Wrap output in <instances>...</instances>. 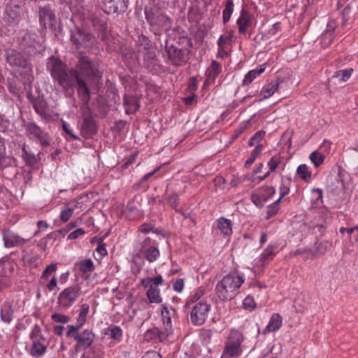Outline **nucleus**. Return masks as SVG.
Here are the masks:
<instances>
[{"mask_svg": "<svg viewBox=\"0 0 358 358\" xmlns=\"http://www.w3.org/2000/svg\"><path fill=\"white\" fill-rule=\"evenodd\" d=\"M6 60L11 66L29 69V63L27 57L24 54L15 50H11L8 52Z\"/></svg>", "mask_w": 358, "mask_h": 358, "instance_id": "9b49d317", "label": "nucleus"}, {"mask_svg": "<svg viewBox=\"0 0 358 358\" xmlns=\"http://www.w3.org/2000/svg\"><path fill=\"white\" fill-rule=\"evenodd\" d=\"M236 24L240 34H245L248 29L252 25V15L245 8L241 9Z\"/></svg>", "mask_w": 358, "mask_h": 358, "instance_id": "4468645a", "label": "nucleus"}, {"mask_svg": "<svg viewBox=\"0 0 358 358\" xmlns=\"http://www.w3.org/2000/svg\"><path fill=\"white\" fill-rule=\"evenodd\" d=\"M125 111L127 114L135 113L139 108V104L136 99L134 97H124Z\"/></svg>", "mask_w": 358, "mask_h": 358, "instance_id": "c756f323", "label": "nucleus"}, {"mask_svg": "<svg viewBox=\"0 0 358 358\" xmlns=\"http://www.w3.org/2000/svg\"><path fill=\"white\" fill-rule=\"evenodd\" d=\"M234 11V3L232 0H227L225 7L223 10V22L226 24L230 20Z\"/></svg>", "mask_w": 358, "mask_h": 358, "instance_id": "ea45409f", "label": "nucleus"}, {"mask_svg": "<svg viewBox=\"0 0 358 358\" xmlns=\"http://www.w3.org/2000/svg\"><path fill=\"white\" fill-rule=\"evenodd\" d=\"M20 8L16 5H8L5 10V18L13 24H16L20 17Z\"/></svg>", "mask_w": 358, "mask_h": 358, "instance_id": "a211bd4d", "label": "nucleus"}, {"mask_svg": "<svg viewBox=\"0 0 358 358\" xmlns=\"http://www.w3.org/2000/svg\"><path fill=\"white\" fill-rule=\"evenodd\" d=\"M169 62L173 65L180 66L185 62L181 50L177 49L169 50Z\"/></svg>", "mask_w": 358, "mask_h": 358, "instance_id": "b1692460", "label": "nucleus"}, {"mask_svg": "<svg viewBox=\"0 0 358 358\" xmlns=\"http://www.w3.org/2000/svg\"><path fill=\"white\" fill-rule=\"evenodd\" d=\"M24 260L26 263L29 264L31 266H37L39 263L38 255H34L32 257H30L28 254L24 255Z\"/></svg>", "mask_w": 358, "mask_h": 358, "instance_id": "de8ad7c7", "label": "nucleus"}, {"mask_svg": "<svg viewBox=\"0 0 358 358\" xmlns=\"http://www.w3.org/2000/svg\"><path fill=\"white\" fill-rule=\"evenodd\" d=\"M13 264L9 261L0 262V277H7L13 271Z\"/></svg>", "mask_w": 358, "mask_h": 358, "instance_id": "e433bc0d", "label": "nucleus"}, {"mask_svg": "<svg viewBox=\"0 0 358 358\" xmlns=\"http://www.w3.org/2000/svg\"><path fill=\"white\" fill-rule=\"evenodd\" d=\"M250 122H251L250 120H248L247 121H244V122H241L240 126H239L238 130V133L239 134L243 133L249 127H250V125H251Z\"/></svg>", "mask_w": 358, "mask_h": 358, "instance_id": "4d7b16f0", "label": "nucleus"}, {"mask_svg": "<svg viewBox=\"0 0 358 358\" xmlns=\"http://www.w3.org/2000/svg\"><path fill=\"white\" fill-rule=\"evenodd\" d=\"M41 25L45 29L52 27L56 22V17L52 10L48 7H44L39 10Z\"/></svg>", "mask_w": 358, "mask_h": 358, "instance_id": "ddd939ff", "label": "nucleus"}, {"mask_svg": "<svg viewBox=\"0 0 358 358\" xmlns=\"http://www.w3.org/2000/svg\"><path fill=\"white\" fill-rule=\"evenodd\" d=\"M94 334L92 330L85 329L79 333L77 341V348H87L90 346L94 340Z\"/></svg>", "mask_w": 358, "mask_h": 358, "instance_id": "dca6fc26", "label": "nucleus"}, {"mask_svg": "<svg viewBox=\"0 0 358 358\" xmlns=\"http://www.w3.org/2000/svg\"><path fill=\"white\" fill-rule=\"evenodd\" d=\"M204 289L201 287L196 289L189 296L187 303L188 305L196 303L203 296Z\"/></svg>", "mask_w": 358, "mask_h": 358, "instance_id": "a19ab883", "label": "nucleus"}, {"mask_svg": "<svg viewBox=\"0 0 358 358\" xmlns=\"http://www.w3.org/2000/svg\"><path fill=\"white\" fill-rule=\"evenodd\" d=\"M266 132L263 130H259L256 132L249 140L248 144L250 146L261 147L263 150V145L261 141L264 138Z\"/></svg>", "mask_w": 358, "mask_h": 358, "instance_id": "f704fd0d", "label": "nucleus"}, {"mask_svg": "<svg viewBox=\"0 0 358 358\" xmlns=\"http://www.w3.org/2000/svg\"><path fill=\"white\" fill-rule=\"evenodd\" d=\"M162 317L163 320L164 325L166 329V335L161 336V338H164L166 337L169 334L171 333V319L169 315V312L168 310V308L165 306H163L162 309Z\"/></svg>", "mask_w": 358, "mask_h": 358, "instance_id": "cd10ccee", "label": "nucleus"}, {"mask_svg": "<svg viewBox=\"0 0 358 358\" xmlns=\"http://www.w3.org/2000/svg\"><path fill=\"white\" fill-rule=\"evenodd\" d=\"M89 312L90 305L87 303H83L80 307L76 324H78L80 327H83L87 321V317L89 314Z\"/></svg>", "mask_w": 358, "mask_h": 358, "instance_id": "473e14b6", "label": "nucleus"}, {"mask_svg": "<svg viewBox=\"0 0 358 358\" xmlns=\"http://www.w3.org/2000/svg\"><path fill=\"white\" fill-rule=\"evenodd\" d=\"M92 358H101L104 355V348L101 344H96L87 350Z\"/></svg>", "mask_w": 358, "mask_h": 358, "instance_id": "58836bf2", "label": "nucleus"}, {"mask_svg": "<svg viewBox=\"0 0 358 358\" xmlns=\"http://www.w3.org/2000/svg\"><path fill=\"white\" fill-rule=\"evenodd\" d=\"M210 308V304L206 301H201L196 303L190 313L191 322L196 326L203 324L208 317Z\"/></svg>", "mask_w": 358, "mask_h": 358, "instance_id": "0eeeda50", "label": "nucleus"}, {"mask_svg": "<svg viewBox=\"0 0 358 358\" xmlns=\"http://www.w3.org/2000/svg\"><path fill=\"white\" fill-rule=\"evenodd\" d=\"M275 248V245H268L262 252L259 259L255 263V266L264 267L267 262L273 260L275 256V252H274Z\"/></svg>", "mask_w": 358, "mask_h": 358, "instance_id": "f3484780", "label": "nucleus"}, {"mask_svg": "<svg viewBox=\"0 0 358 358\" xmlns=\"http://www.w3.org/2000/svg\"><path fill=\"white\" fill-rule=\"evenodd\" d=\"M262 148L258 146L255 147L251 152L249 157L245 161V166H250L256 159L258 155L262 152Z\"/></svg>", "mask_w": 358, "mask_h": 358, "instance_id": "37998d69", "label": "nucleus"}, {"mask_svg": "<svg viewBox=\"0 0 358 358\" xmlns=\"http://www.w3.org/2000/svg\"><path fill=\"white\" fill-rule=\"evenodd\" d=\"M227 46H223V49L218 48V55L220 57L224 58L228 55V50L227 49Z\"/></svg>", "mask_w": 358, "mask_h": 358, "instance_id": "338daca9", "label": "nucleus"}, {"mask_svg": "<svg viewBox=\"0 0 358 358\" xmlns=\"http://www.w3.org/2000/svg\"><path fill=\"white\" fill-rule=\"evenodd\" d=\"M96 252L101 256L103 257L107 255V250L103 244H99L96 248Z\"/></svg>", "mask_w": 358, "mask_h": 358, "instance_id": "052dcab7", "label": "nucleus"}, {"mask_svg": "<svg viewBox=\"0 0 358 358\" xmlns=\"http://www.w3.org/2000/svg\"><path fill=\"white\" fill-rule=\"evenodd\" d=\"M282 323V317L278 313L273 314L269 320L266 329L269 332H275L281 327Z\"/></svg>", "mask_w": 358, "mask_h": 358, "instance_id": "4be33fe9", "label": "nucleus"}, {"mask_svg": "<svg viewBox=\"0 0 358 358\" xmlns=\"http://www.w3.org/2000/svg\"><path fill=\"white\" fill-rule=\"evenodd\" d=\"M143 358H162L159 353L156 351H148L143 356Z\"/></svg>", "mask_w": 358, "mask_h": 358, "instance_id": "13d9d810", "label": "nucleus"}, {"mask_svg": "<svg viewBox=\"0 0 358 358\" xmlns=\"http://www.w3.org/2000/svg\"><path fill=\"white\" fill-rule=\"evenodd\" d=\"M145 15L146 19L152 26H157L164 29L169 27V18L159 12H149L146 13Z\"/></svg>", "mask_w": 358, "mask_h": 358, "instance_id": "f8f14e48", "label": "nucleus"}, {"mask_svg": "<svg viewBox=\"0 0 358 358\" xmlns=\"http://www.w3.org/2000/svg\"><path fill=\"white\" fill-rule=\"evenodd\" d=\"M159 255L160 252L158 248L151 243L150 239H147L143 241L139 252L134 256L133 262L136 264H139V267H141L142 264L139 262L141 257H144L149 262H154L159 258Z\"/></svg>", "mask_w": 358, "mask_h": 358, "instance_id": "423d86ee", "label": "nucleus"}, {"mask_svg": "<svg viewBox=\"0 0 358 358\" xmlns=\"http://www.w3.org/2000/svg\"><path fill=\"white\" fill-rule=\"evenodd\" d=\"M57 270V266L55 263L48 265L41 273L40 283L44 285L46 281L51 278Z\"/></svg>", "mask_w": 358, "mask_h": 358, "instance_id": "5701e85b", "label": "nucleus"}, {"mask_svg": "<svg viewBox=\"0 0 358 358\" xmlns=\"http://www.w3.org/2000/svg\"><path fill=\"white\" fill-rule=\"evenodd\" d=\"M30 336L31 339H33L32 344L29 349L30 355L34 357H41L46 351V346L36 341L38 337L41 336V329L38 325L34 326Z\"/></svg>", "mask_w": 358, "mask_h": 358, "instance_id": "1a4fd4ad", "label": "nucleus"}, {"mask_svg": "<svg viewBox=\"0 0 358 358\" xmlns=\"http://www.w3.org/2000/svg\"><path fill=\"white\" fill-rule=\"evenodd\" d=\"M331 147V143L327 140H324L317 150L324 153V155H327L330 152Z\"/></svg>", "mask_w": 358, "mask_h": 358, "instance_id": "3c124183", "label": "nucleus"}, {"mask_svg": "<svg viewBox=\"0 0 358 358\" xmlns=\"http://www.w3.org/2000/svg\"><path fill=\"white\" fill-rule=\"evenodd\" d=\"M71 39L78 50L91 48L94 43V37L92 34L78 29L72 31Z\"/></svg>", "mask_w": 358, "mask_h": 358, "instance_id": "6e6552de", "label": "nucleus"}, {"mask_svg": "<svg viewBox=\"0 0 358 358\" xmlns=\"http://www.w3.org/2000/svg\"><path fill=\"white\" fill-rule=\"evenodd\" d=\"M146 296L150 303H161L162 297L160 294V289L158 287H151L148 289Z\"/></svg>", "mask_w": 358, "mask_h": 358, "instance_id": "bb28decb", "label": "nucleus"}, {"mask_svg": "<svg viewBox=\"0 0 358 358\" xmlns=\"http://www.w3.org/2000/svg\"><path fill=\"white\" fill-rule=\"evenodd\" d=\"M151 285L153 287H157L159 285H162L163 284V278L161 275L156 276L155 278H150Z\"/></svg>", "mask_w": 358, "mask_h": 358, "instance_id": "6e6d98bb", "label": "nucleus"}, {"mask_svg": "<svg viewBox=\"0 0 358 358\" xmlns=\"http://www.w3.org/2000/svg\"><path fill=\"white\" fill-rule=\"evenodd\" d=\"M234 38V31H229L224 35H221L218 39L217 45L223 49V46H227L231 44Z\"/></svg>", "mask_w": 358, "mask_h": 358, "instance_id": "4c0bfd02", "label": "nucleus"}, {"mask_svg": "<svg viewBox=\"0 0 358 358\" xmlns=\"http://www.w3.org/2000/svg\"><path fill=\"white\" fill-rule=\"evenodd\" d=\"M265 69V64H262L259 67L248 71L243 80V85H250L257 76L264 73Z\"/></svg>", "mask_w": 358, "mask_h": 358, "instance_id": "412c9836", "label": "nucleus"}, {"mask_svg": "<svg viewBox=\"0 0 358 358\" xmlns=\"http://www.w3.org/2000/svg\"><path fill=\"white\" fill-rule=\"evenodd\" d=\"M217 227L220 232L224 236L231 235L232 233V223L229 219L224 217L218 219Z\"/></svg>", "mask_w": 358, "mask_h": 358, "instance_id": "393cba45", "label": "nucleus"}, {"mask_svg": "<svg viewBox=\"0 0 358 358\" xmlns=\"http://www.w3.org/2000/svg\"><path fill=\"white\" fill-rule=\"evenodd\" d=\"M64 330V327L62 325H56L53 328V331L55 334L62 336Z\"/></svg>", "mask_w": 358, "mask_h": 358, "instance_id": "0e129e2a", "label": "nucleus"}, {"mask_svg": "<svg viewBox=\"0 0 358 358\" xmlns=\"http://www.w3.org/2000/svg\"><path fill=\"white\" fill-rule=\"evenodd\" d=\"M81 294L82 292L78 285L67 287L59 294L57 304L63 309H68Z\"/></svg>", "mask_w": 358, "mask_h": 358, "instance_id": "39448f33", "label": "nucleus"}, {"mask_svg": "<svg viewBox=\"0 0 358 358\" xmlns=\"http://www.w3.org/2000/svg\"><path fill=\"white\" fill-rule=\"evenodd\" d=\"M78 208L77 205L73 207H66L63 208L60 213V219L62 222H66L69 220L71 217L73 215L74 210Z\"/></svg>", "mask_w": 358, "mask_h": 358, "instance_id": "79ce46f5", "label": "nucleus"}, {"mask_svg": "<svg viewBox=\"0 0 358 358\" xmlns=\"http://www.w3.org/2000/svg\"><path fill=\"white\" fill-rule=\"evenodd\" d=\"M221 65L215 61H213L211 65L206 71V79L205 85L211 84L214 82L216 77L221 72Z\"/></svg>", "mask_w": 358, "mask_h": 358, "instance_id": "6ab92c4d", "label": "nucleus"}, {"mask_svg": "<svg viewBox=\"0 0 358 358\" xmlns=\"http://www.w3.org/2000/svg\"><path fill=\"white\" fill-rule=\"evenodd\" d=\"M296 174L304 181H310L311 179L312 173L308 165L303 164L298 166L296 169Z\"/></svg>", "mask_w": 358, "mask_h": 358, "instance_id": "72a5a7b5", "label": "nucleus"}, {"mask_svg": "<svg viewBox=\"0 0 358 358\" xmlns=\"http://www.w3.org/2000/svg\"><path fill=\"white\" fill-rule=\"evenodd\" d=\"M75 266L84 273L92 272L94 269V264L91 259H85L77 262L75 264Z\"/></svg>", "mask_w": 358, "mask_h": 358, "instance_id": "c85d7f7f", "label": "nucleus"}, {"mask_svg": "<svg viewBox=\"0 0 358 358\" xmlns=\"http://www.w3.org/2000/svg\"><path fill=\"white\" fill-rule=\"evenodd\" d=\"M141 284L144 288L150 289V286L152 287L150 278H143L141 281Z\"/></svg>", "mask_w": 358, "mask_h": 358, "instance_id": "69168bd1", "label": "nucleus"}, {"mask_svg": "<svg viewBox=\"0 0 358 358\" xmlns=\"http://www.w3.org/2000/svg\"><path fill=\"white\" fill-rule=\"evenodd\" d=\"M279 81L274 80L266 84L262 89L260 95L263 99L271 97L278 90Z\"/></svg>", "mask_w": 358, "mask_h": 358, "instance_id": "aec40b11", "label": "nucleus"}, {"mask_svg": "<svg viewBox=\"0 0 358 358\" xmlns=\"http://www.w3.org/2000/svg\"><path fill=\"white\" fill-rule=\"evenodd\" d=\"M326 155L317 150L312 152L309 156V159L313 164L314 166L317 168L323 164Z\"/></svg>", "mask_w": 358, "mask_h": 358, "instance_id": "7c9ffc66", "label": "nucleus"}, {"mask_svg": "<svg viewBox=\"0 0 358 358\" xmlns=\"http://www.w3.org/2000/svg\"><path fill=\"white\" fill-rule=\"evenodd\" d=\"M13 310L12 307L8 304H3L1 309V320L6 323H10L13 320Z\"/></svg>", "mask_w": 358, "mask_h": 358, "instance_id": "2f4dec72", "label": "nucleus"}, {"mask_svg": "<svg viewBox=\"0 0 358 358\" xmlns=\"http://www.w3.org/2000/svg\"><path fill=\"white\" fill-rule=\"evenodd\" d=\"M184 280L182 278H178L176 280L173 284V289L176 292L180 293L184 289Z\"/></svg>", "mask_w": 358, "mask_h": 358, "instance_id": "5fc2aeb1", "label": "nucleus"}, {"mask_svg": "<svg viewBox=\"0 0 358 358\" xmlns=\"http://www.w3.org/2000/svg\"><path fill=\"white\" fill-rule=\"evenodd\" d=\"M51 319L56 323L66 324L70 321V317L64 314L54 313L51 315Z\"/></svg>", "mask_w": 358, "mask_h": 358, "instance_id": "c03bdc74", "label": "nucleus"}, {"mask_svg": "<svg viewBox=\"0 0 358 358\" xmlns=\"http://www.w3.org/2000/svg\"><path fill=\"white\" fill-rule=\"evenodd\" d=\"M281 160L280 157L273 156L268 162V166L269 167V171L273 172L275 171L276 168L280 164Z\"/></svg>", "mask_w": 358, "mask_h": 358, "instance_id": "09e8293b", "label": "nucleus"}, {"mask_svg": "<svg viewBox=\"0 0 358 358\" xmlns=\"http://www.w3.org/2000/svg\"><path fill=\"white\" fill-rule=\"evenodd\" d=\"M102 9L107 13L124 12L127 8V0H99Z\"/></svg>", "mask_w": 358, "mask_h": 358, "instance_id": "9d476101", "label": "nucleus"}, {"mask_svg": "<svg viewBox=\"0 0 358 358\" xmlns=\"http://www.w3.org/2000/svg\"><path fill=\"white\" fill-rule=\"evenodd\" d=\"M332 41V32L327 31L322 34L321 38V43L324 46H328Z\"/></svg>", "mask_w": 358, "mask_h": 358, "instance_id": "864d4df0", "label": "nucleus"}, {"mask_svg": "<svg viewBox=\"0 0 358 358\" xmlns=\"http://www.w3.org/2000/svg\"><path fill=\"white\" fill-rule=\"evenodd\" d=\"M25 134L31 141L39 143L42 146H48L50 143V137L48 132L43 130L34 122H29L24 125Z\"/></svg>", "mask_w": 358, "mask_h": 358, "instance_id": "20e7f679", "label": "nucleus"}, {"mask_svg": "<svg viewBox=\"0 0 358 358\" xmlns=\"http://www.w3.org/2000/svg\"><path fill=\"white\" fill-rule=\"evenodd\" d=\"M69 275H70L69 271H66L64 273H62L59 276L60 284H62V285L65 284L68 281Z\"/></svg>", "mask_w": 358, "mask_h": 358, "instance_id": "bf43d9fd", "label": "nucleus"}, {"mask_svg": "<svg viewBox=\"0 0 358 358\" xmlns=\"http://www.w3.org/2000/svg\"><path fill=\"white\" fill-rule=\"evenodd\" d=\"M82 327H80L78 324L76 326L69 325L67 326L68 331L66 332V336L69 338H73L76 341L79 335V330Z\"/></svg>", "mask_w": 358, "mask_h": 358, "instance_id": "a18cd8bd", "label": "nucleus"}, {"mask_svg": "<svg viewBox=\"0 0 358 358\" xmlns=\"http://www.w3.org/2000/svg\"><path fill=\"white\" fill-rule=\"evenodd\" d=\"M280 198H279L272 206L268 207V213L269 214H275L278 209L275 208V205L280 201Z\"/></svg>", "mask_w": 358, "mask_h": 358, "instance_id": "774afa93", "label": "nucleus"}, {"mask_svg": "<svg viewBox=\"0 0 358 358\" xmlns=\"http://www.w3.org/2000/svg\"><path fill=\"white\" fill-rule=\"evenodd\" d=\"M3 241L6 247L11 248L14 246L22 245L25 244L28 240L20 237L17 234L10 231H5L3 232Z\"/></svg>", "mask_w": 358, "mask_h": 358, "instance_id": "2eb2a0df", "label": "nucleus"}, {"mask_svg": "<svg viewBox=\"0 0 358 358\" xmlns=\"http://www.w3.org/2000/svg\"><path fill=\"white\" fill-rule=\"evenodd\" d=\"M245 337L242 332L236 329H231L227 336L225 346L221 358H237L243 353L242 343Z\"/></svg>", "mask_w": 358, "mask_h": 358, "instance_id": "7ed1b4c3", "label": "nucleus"}, {"mask_svg": "<svg viewBox=\"0 0 358 358\" xmlns=\"http://www.w3.org/2000/svg\"><path fill=\"white\" fill-rule=\"evenodd\" d=\"M353 71L352 68L340 70L335 73L334 78H336L339 83H344L351 77Z\"/></svg>", "mask_w": 358, "mask_h": 358, "instance_id": "c9c22d12", "label": "nucleus"}, {"mask_svg": "<svg viewBox=\"0 0 358 358\" xmlns=\"http://www.w3.org/2000/svg\"><path fill=\"white\" fill-rule=\"evenodd\" d=\"M105 335H109L116 343H119L122 339V329L118 326H111L104 330Z\"/></svg>", "mask_w": 358, "mask_h": 358, "instance_id": "a878e982", "label": "nucleus"}, {"mask_svg": "<svg viewBox=\"0 0 358 358\" xmlns=\"http://www.w3.org/2000/svg\"><path fill=\"white\" fill-rule=\"evenodd\" d=\"M85 234L86 232L84 229L78 228L68 235L67 240H76L85 236Z\"/></svg>", "mask_w": 358, "mask_h": 358, "instance_id": "603ef678", "label": "nucleus"}, {"mask_svg": "<svg viewBox=\"0 0 358 358\" xmlns=\"http://www.w3.org/2000/svg\"><path fill=\"white\" fill-rule=\"evenodd\" d=\"M47 282L45 283V286L49 292H53L56 289H58L57 288V278L55 275H53L50 280L46 281Z\"/></svg>", "mask_w": 358, "mask_h": 358, "instance_id": "8fccbe9b", "label": "nucleus"}, {"mask_svg": "<svg viewBox=\"0 0 358 358\" xmlns=\"http://www.w3.org/2000/svg\"><path fill=\"white\" fill-rule=\"evenodd\" d=\"M62 128L63 129L69 134L74 139H78V138L75 136L71 131L69 129V125L66 122H62Z\"/></svg>", "mask_w": 358, "mask_h": 358, "instance_id": "680f3d73", "label": "nucleus"}, {"mask_svg": "<svg viewBox=\"0 0 358 358\" xmlns=\"http://www.w3.org/2000/svg\"><path fill=\"white\" fill-rule=\"evenodd\" d=\"M243 308L249 311L253 310L256 307L255 299L251 296H247L243 301Z\"/></svg>", "mask_w": 358, "mask_h": 358, "instance_id": "49530a36", "label": "nucleus"}, {"mask_svg": "<svg viewBox=\"0 0 358 358\" xmlns=\"http://www.w3.org/2000/svg\"><path fill=\"white\" fill-rule=\"evenodd\" d=\"M50 73L53 79L57 81L58 84L64 88L67 94H69V90L77 86L78 93L84 96V99H89V90L83 77H99V72L97 69L96 63L92 62L87 57L83 56L79 60L78 65V71L71 69L66 71V65L59 60L52 59L48 63Z\"/></svg>", "mask_w": 358, "mask_h": 358, "instance_id": "f257e3e1", "label": "nucleus"}, {"mask_svg": "<svg viewBox=\"0 0 358 358\" xmlns=\"http://www.w3.org/2000/svg\"><path fill=\"white\" fill-rule=\"evenodd\" d=\"M189 89L191 91H195L197 89V81L194 78L189 80Z\"/></svg>", "mask_w": 358, "mask_h": 358, "instance_id": "e2e57ef3", "label": "nucleus"}, {"mask_svg": "<svg viewBox=\"0 0 358 358\" xmlns=\"http://www.w3.org/2000/svg\"><path fill=\"white\" fill-rule=\"evenodd\" d=\"M245 282L243 274L234 272L225 275L215 285V293L220 301H228L234 299L239 293Z\"/></svg>", "mask_w": 358, "mask_h": 358, "instance_id": "f03ea898", "label": "nucleus"}]
</instances>
